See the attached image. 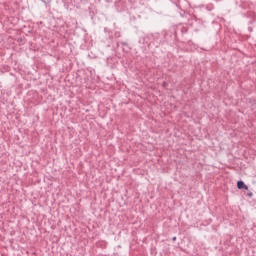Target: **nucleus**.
Masks as SVG:
<instances>
[{"label":"nucleus","mask_w":256,"mask_h":256,"mask_svg":"<svg viewBox=\"0 0 256 256\" xmlns=\"http://www.w3.org/2000/svg\"><path fill=\"white\" fill-rule=\"evenodd\" d=\"M238 189H245V191H249V186L245 184L243 181L237 182Z\"/></svg>","instance_id":"nucleus-1"},{"label":"nucleus","mask_w":256,"mask_h":256,"mask_svg":"<svg viewBox=\"0 0 256 256\" xmlns=\"http://www.w3.org/2000/svg\"><path fill=\"white\" fill-rule=\"evenodd\" d=\"M248 195H249V197H251L253 195V193H249Z\"/></svg>","instance_id":"nucleus-2"},{"label":"nucleus","mask_w":256,"mask_h":256,"mask_svg":"<svg viewBox=\"0 0 256 256\" xmlns=\"http://www.w3.org/2000/svg\"><path fill=\"white\" fill-rule=\"evenodd\" d=\"M176 240H177V237H174V238H173V241H176Z\"/></svg>","instance_id":"nucleus-3"}]
</instances>
